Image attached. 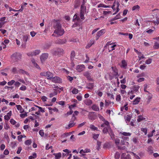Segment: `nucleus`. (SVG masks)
Returning <instances> with one entry per match:
<instances>
[{
  "label": "nucleus",
  "mask_w": 159,
  "mask_h": 159,
  "mask_svg": "<svg viewBox=\"0 0 159 159\" xmlns=\"http://www.w3.org/2000/svg\"><path fill=\"white\" fill-rule=\"evenodd\" d=\"M47 98L45 96H43L41 98V99L42 100L43 102H45L47 101Z\"/></svg>",
  "instance_id": "60"
},
{
  "label": "nucleus",
  "mask_w": 159,
  "mask_h": 159,
  "mask_svg": "<svg viewBox=\"0 0 159 159\" xmlns=\"http://www.w3.org/2000/svg\"><path fill=\"white\" fill-rule=\"evenodd\" d=\"M54 28L55 30L54 31V34L57 35V37L62 36L64 34L65 32L64 30L61 28V26L59 22H56L54 25Z\"/></svg>",
  "instance_id": "1"
},
{
  "label": "nucleus",
  "mask_w": 159,
  "mask_h": 159,
  "mask_svg": "<svg viewBox=\"0 0 159 159\" xmlns=\"http://www.w3.org/2000/svg\"><path fill=\"white\" fill-rule=\"evenodd\" d=\"M105 32V31L104 29H102L97 32L96 35L95 36V39L97 40L98 39L99 37L104 34Z\"/></svg>",
  "instance_id": "5"
},
{
  "label": "nucleus",
  "mask_w": 159,
  "mask_h": 159,
  "mask_svg": "<svg viewBox=\"0 0 159 159\" xmlns=\"http://www.w3.org/2000/svg\"><path fill=\"white\" fill-rule=\"evenodd\" d=\"M47 75L46 76L49 77V78H48V79L51 80L53 76V74L50 72H47Z\"/></svg>",
  "instance_id": "21"
},
{
  "label": "nucleus",
  "mask_w": 159,
  "mask_h": 159,
  "mask_svg": "<svg viewBox=\"0 0 159 159\" xmlns=\"http://www.w3.org/2000/svg\"><path fill=\"white\" fill-rule=\"evenodd\" d=\"M94 83H89L87 84L86 88L90 89H92L94 87Z\"/></svg>",
  "instance_id": "12"
},
{
  "label": "nucleus",
  "mask_w": 159,
  "mask_h": 159,
  "mask_svg": "<svg viewBox=\"0 0 159 159\" xmlns=\"http://www.w3.org/2000/svg\"><path fill=\"white\" fill-rule=\"evenodd\" d=\"M53 155L55 156V159H60L61 155L60 152L57 153H54Z\"/></svg>",
  "instance_id": "17"
},
{
  "label": "nucleus",
  "mask_w": 159,
  "mask_h": 159,
  "mask_svg": "<svg viewBox=\"0 0 159 159\" xmlns=\"http://www.w3.org/2000/svg\"><path fill=\"white\" fill-rule=\"evenodd\" d=\"M94 41H91L90 43L88 44L87 46H86V48H89L94 43Z\"/></svg>",
  "instance_id": "38"
},
{
  "label": "nucleus",
  "mask_w": 159,
  "mask_h": 159,
  "mask_svg": "<svg viewBox=\"0 0 159 159\" xmlns=\"http://www.w3.org/2000/svg\"><path fill=\"white\" fill-rule=\"evenodd\" d=\"M57 94V92L56 91H54L53 93H52L49 94V97L52 98L54 96L56 95Z\"/></svg>",
  "instance_id": "47"
},
{
  "label": "nucleus",
  "mask_w": 159,
  "mask_h": 159,
  "mask_svg": "<svg viewBox=\"0 0 159 159\" xmlns=\"http://www.w3.org/2000/svg\"><path fill=\"white\" fill-rule=\"evenodd\" d=\"M153 48L155 49L159 48V43L158 42H156L153 46Z\"/></svg>",
  "instance_id": "30"
},
{
  "label": "nucleus",
  "mask_w": 159,
  "mask_h": 159,
  "mask_svg": "<svg viewBox=\"0 0 159 159\" xmlns=\"http://www.w3.org/2000/svg\"><path fill=\"white\" fill-rule=\"evenodd\" d=\"M107 95L108 97H110V98L113 99H114V96L113 94H111L110 93H107Z\"/></svg>",
  "instance_id": "41"
},
{
  "label": "nucleus",
  "mask_w": 159,
  "mask_h": 159,
  "mask_svg": "<svg viewBox=\"0 0 159 159\" xmlns=\"http://www.w3.org/2000/svg\"><path fill=\"white\" fill-rule=\"evenodd\" d=\"M17 73H19L20 74H27V73L25 71V70H23L22 69H19L18 70Z\"/></svg>",
  "instance_id": "23"
},
{
  "label": "nucleus",
  "mask_w": 159,
  "mask_h": 159,
  "mask_svg": "<svg viewBox=\"0 0 159 159\" xmlns=\"http://www.w3.org/2000/svg\"><path fill=\"white\" fill-rule=\"evenodd\" d=\"M109 128H108L107 127H105L103 130L102 132L104 134H107L108 132V129Z\"/></svg>",
  "instance_id": "54"
},
{
  "label": "nucleus",
  "mask_w": 159,
  "mask_h": 159,
  "mask_svg": "<svg viewBox=\"0 0 159 159\" xmlns=\"http://www.w3.org/2000/svg\"><path fill=\"white\" fill-rule=\"evenodd\" d=\"M72 92L74 94H76L78 93V89L75 88L72 91Z\"/></svg>",
  "instance_id": "49"
},
{
  "label": "nucleus",
  "mask_w": 159,
  "mask_h": 159,
  "mask_svg": "<svg viewBox=\"0 0 159 159\" xmlns=\"http://www.w3.org/2000/svg\"><path fill=\"white\" fill-rule=\"evenodd\" d=\"M27 55L29 56H33L34 55V51L32 52H30L27 53Z\"/></svg>",
  "instance_id": "62"
},
{
  "label": "nucleus",
  "mask_w": 159,
  "mask_h": 159,
  "mask_svg": "<svg viewBox=\"0 0 159 159\" xmlns=\"http://www.w3.org/2000/svg\"><path fill=\"white\" fill-rule=\"evenodd\" d=\"M152 22L155 25H158L159 24V18L157 17H156V20H153Z\"/></svg>",
  "instance_id": "35"
},
{
  "label": "nucleus",
  "mask_w": 159,
  "mask_h": 159,
  "mask_svg": "<svg viewBox=\"0 0 159 159\" xmlns=\"http://www.w3.org/2000/svg\"><path fill=\"white\" fill-rule=\"evenodd\" d=\"M84 103L87 105H90L92 104V101L89 99H86L84 100Z\"/></svg>",
  "instance_id": "13"
},
{
  "label": "nucleus",
  "mask_w": 159,
  "mask_h": 159,
  "mask_svg": "<svg viewBox=\"0 0 159 159\" xmlns=\"http://www.w3.org/2000/svg\"><path fill=\"white\" fill-rule=\"evenodd\" d=\"M40 52V51L39 50H36L34 51V56H36L39 54Z\"/></svg>",
  "instance_id": "46"
},
{
  "label": "nucleus",
  "mask_w": 159,
  "mask_h": 159,
  "mask_svg": "<svg viewBox=\"0 0 159 159\" xmlns=\"http://www.w3.org/2000/svg\"><path fill=\"white\" fill-rule=\"evenodd\" d=\"M85 68L84 65H78L76 67V70L79 72H81Z\"/></svg>",
  "instance_id": "11"
},
{
  "label": "nucleus",
  "mask_w": 159,
  "mask_h": 159,
  "mask_svg": "<svg viewBox=\"0 0 159 159\" xmlns=\"http://www.w3.org/2000/svg\"><path fill=\"white\" fill-rule=\"evenodd\" d=\"M90 128L92 130H98V128L97 127H95L93 125L91 124L90 125Z\"/></svg>",
  "instance_id": "27"
},
{
  "label": "nucleus",
  "mask_w": 159,
  "mask_h": 159,
  "mask_svg": "<svg viewBox=\"0 0 159 159\" xmlns=\"http://www.w3.org/2000/svg\"><path fill=\"white\" fill-rule=\"evenodd\" d=\"M148 152L151 154H152L153 153V148L151 146H149L148 148Z\"/></svg>",
  "instance_id": "26"
},
{
  "label": "nucleus",
  "mask_w": 159,
  "mask_h": 159,
  "mask_svg": "<svg viewBox=\"0 0 159 159\" xmlns=\"http://www.w3.org/2000/svg\"><path fill=\"white\" fill-rule=\"evenodd\" d=\"M127 66V64L125 60H123L122 61L121 66L124 68H125Z\"/></svg>",
  "instance_id": "33"
},
{
  "label": "nucleus",
  "mask_w": 159,
  "mask_h": 159,
  "mask_svg": "<svg viewBox=\"0 0 159 159\" xmlns=\"http://www.w3.org/2000/svg\"><path fill=\"white\" fill-rule=\"evenodd\" d=\"M86 12V7L84 5V4H83L81 5V7L80 12L83 13H85Z\"/></svg>",
  "instance_id": "20"
},
{
  "label": "nucleus",
  "mask_w": 159,
  "mask_h": 159,
  "mask_svg": "<svg viewBox=\"0 0 159 159\" xmlns=\"http://www.w3.org/2000/svg\"><path fill=\"white\" fill-rule=\"evenodd\" d=\"M92 108L93 110L95 111H98L99 110L98 107L95 104H93L92 106Z\"/></svg>",
  "instance_id": "15"
},
{
  "label": "nucleus",
  "mask_w": 159,
  "mask_h": 159,
  "mask_svg": "<svg viewBox=\"0 0 159 159\" xmlns=\"http://www.w3.org/2000/svg\"><path fill=\"white\" fill-rule=\"evenodd\" d=\"M140 87L139 86L134 87L133 88V91H132V92L136 93L138 91V90L139 89Z\"/></svg>",
  "instance_id": "28"
},
{
  "label": "nucleus",
  "mask_w": 159,
  "mask_h": 159,
  "mask_svg": "<svg viewBox=\"0 0 159 159\" xmlns=\"http://www.w3.org/2000/svg\"><path fill=\"white\" fill-rule=\"evenodd\" d=\"M120 154L118 152H116L115 155V158L116 159H118L120 158Z\"/></svg>",
  "instance_id": "42"
},
{
  "label": "nucleus",
  "mask_w": 159,
  "mask_h": 159,
  "mask_svg": "<svg viewBox=\"0 0 159 159\" xmlns=\"http://www.w3.org/2000/svg\"><path fill=\"white\" fill-rule=\"evenodd\" d=\"M16 107L18 110L20 111L21 113H22L24 112V110L22 108V107L20 105H16Z\"/></svg>",
  "instance_id": "18"
},
{
  "label": "nucleus",
  "mask_w": 159,
  "mask_h": 159,
  "mask_svg": "<svg viewBox=\"0 0 159 159\" xmlns=\"http://www.w3.org/2000/svg\"><path fill=\"white\" fill-rule=\"evenodd\" d=\"M111 103V102L109 101L106 100L105 101V105L106 106H108Z\"/></svg>",
  "instance_id": "34"
},
{
  "label": "nucleus",
  "mask_w": 159,
  "mask_h": 159,
  "mask_svg": "<svg viewBox=\"0 0 159 159\" xmlns=\"http://www.w3.org/2000/svg\"><path fill=\"white\" fill-rule=\"evenodd\" d=\"M140 98L139 97H137L135 99L133 102V103L134 104L136 105L138 104L140 101Z\"/></svg>",
  "instance_id": "24"
},
{
  "label": "nucleus",
  "mask_w": 159,
  "mask_h": 159,
  "mask_svg": "<svg viewBox=\"0 0 159 159\" xmlns=\"http://www.w3.org/2000/svg\"><path fill=\"white\" fill-rule=\"evenodd\" d=\"M75 56V53L74 51H72L70 54V58L71 60L74 59V58Z\"/></svg>",
  "instance_id": "36"
},
{
  "label": "nucleus",
  "mask_w": 159,
  "mask_h": 159,
  "mask_svg": "<svg viewBox=\"0 0 159 159\" xmlns=\"http://www.w3.org/2000/svg\"><path fill=\"white\" fill-rule=\"evenodd\" d=\"M95 113L94 112H89L88 116V118L90 120H94L97 118V116L94 114Z\"/></svg>",
  "instance_id": "4"
},
{
  "label": "nucleus",
  "mask_w": 159,
  "mask_h": 159,
  "mask_svg": "<svg viewBox=\"0 0 159 159\" xmlns=\"http://www.w3.org/2000/svg\"><path fill=\"white\" fill-rule=\"evenodd\" d=\"M115 141V143L117 145H118L120 143V140L118 138H116Z\"/></svg>",
  "instance_id": "44"
},
{
  "label": "nucleus",
  "mask_w": 159,
  "mask_h": 159,
  "mask_svg": "<svg viewBox=\"0 0 159 159\" xmlns=\"http://www.w3.org/2000/svg\"><path fill=\"white\" fill-rule=\"evenodd\" d=\"M73 112L72 110H70L69 111H68L65 114L64 116L65 117H67L69 115L72 114Z\"/></svg>",
  "instance_id": "29"
},
{
  "label": "nucleus",
  "mask_w": 159,
  "mask_h": 159,
  "mask_svg": "<svg viewBox=\"0 0 159 159\" xmlns=\"http://www.w3.org/2000/svg\"><path fill=\"white\" fill-rule=\"evenodd\" d=\"M20 89L21 90L24 91L26 89V87L25 86L23 85L20 87Z\"/></svg>",
  "instance_id": "61"
},
{
  "label": "nucleus",
  "mask_w": 159,
  "mask_h": 159,
  "mask_svg": "<svg viewBox=\"0 0 159 159\" xmlns=\"http://www.w3.org/2000/svg\"><path fill=\"white\" fill-rule=\"evenodd\" d=\"M131 119V117L129 115H127L126 118L125 119L126 121L129 122Z\"/></svg>",
  "instance_id": "55"
},
{
  "label": "nucleus",
  "mask_w": 159,
  "mask_h": 159,
  "mask_svg": "<svg viewBox=\"0 0 159 159\" xmlns=\"http://www.w3.org/2000/svg\"><path fill=\"white\" fill-rule=\"evenodd\" d=\"M75 124L76 123H74V122H72V121H70L68 125V127H66V129H69L70 128L73 127Z\"/></svg>",
  "instance_id": "14"
},
{
  "label": "nucleus",
  "mask_w": 159,
  "mask_h": 159,
  "mask_svg": "<svg viewBox=\"0 0 159 159\" xmlns=\"http://www.w3.org/2000/svg\"><path fill=\"white\" fill-rule=\"evenodd\" d=\"M80 20L79 17L76 14H75L73 17V20L74 21H75L76 20Z\"/></svg>",
  "instance_id": "39"
},
{
  "label": "nucleus",
  "mask_w": 159,
  "mask_h": 159,
  "mask_svg": "<svg viewBox=\"0 0 159 159\" xmlns=\"http://www.w3.org/2000/svg\"><path fill=\"white\" fill-rule=\"evenodd\" d=\"M29 36V35H23L22 38V40L25 42H26L28 40Z\"/></svg>",
  "instance_id": "22"
},
{
  "label": "nucleus",
  "mask_w": 159,
  "mask_h": 159,
  "mask_svg": "<svg viewBox=\"0 0 159 159\" xmlns=\"http://www.w3.org/2000/svg\"><path fill=\"white\" fill-rule=\"evenodd\" d=\"M11 71L12 72L14 73V74L17 73L18 71L17 70L16 68V67L13 68L11 69Z\"/></svg>",
  "instance_id": "43"
},
{
  "label": "nucleus",
  "mask_w": 159,
  "mask_h": 159,
  "mask_svg": "<svg viewBox=\"0 0 159 159\" xmlns=\"http://www.w3.org/2000/svg\"><path fill=\"white\" fill-rule=\"evenodd\" d=\"M10 122L13 125H15L16 123V122L14 119H12L10 120Z\"/></svg>",
  "instance_id": "59"
},
{
  "label": "nucleus",
  "mask_w": 159,
  "mask_h": 159,
  "mask_svg": "<svg viewBox=\"0 0 159 159\" xmlns=\"http://www.w3.org/2000/svg\"><path fill=\"white\" fill-rule=\"evenodd\" d=\"M140 7L138 5H137L133 6L132 7V10L133 11L138 9Z\"/></svg>",
  "instance_id": "52"
},
{
  "label": "nucleus",
  "mask_w": 159,
  "mask_h": 159,
  "mask_svg": "<svg viewBox=\"0 0 159 159\" xmlns=\"http://www.w3.org/2000/svg\"><path fill=\"white\" fill-rule=\"evenodd\" d=\"M51 46L52 44L51 43H46L44 45L43 48L44 49H48Z\"/></svg>",
  "instance_id": "16"
},
{
  "label": "nucleus",
  "mask_w": 159,
  "mask_h": 159,
  "mask_svg": "<svg viewBox=\"0 0 159 159\" xmlns=\"http://www.w3.org/2000/svg\"><path fill=\"white\" fill-rule=\"evenodd\" d=\"M148 94H149L148 97V103L150 102L151 99L152 98V95L150 93Z\"/></svg>",
  "instance_id": "31"
},
{
  "label": "nucleus",
  "mask_w": 159,
  "mask_h": 159,
  "mask_svg": "<svg viewBox=\"0 0 159 159\" xmlns=\"http://www.w3.org/2000/svg\"><path fill=\"white\" fill-rule=\"evenodd\" d=\"M152 61V59L151 58H148L146 61L145 63L147 64H149L151 63Z\"/></svg>",
  "instance_id": "48"
},
{
  "label": "nucleus",
  "mask_w": 159,
  "mask_h": 159,
  "mask_svg": "<svg viewBox=\"0 0 159 159\" xmlns=\"http://www.w3.org/2000/svg\"><path fill=\"white\" fill-rule=\"evenodd\" d=\"M21 55L19 53L16 52L11 56L12 59L15 61H17L21 59Z\"/></svg>",
  "instance_id": "3"
},
{
  "label": "nucleus",
  "mask_w": 159,
  "mask_h": 159,
  "mask_svg": "<svg viewBox=\"0 0 159 159\" xmlns=\"http://www.w3.org/2000/svg\"><path fill=\"white\" fill-rule=\"evenodd\" d=\"M111 69L114 72V75H117L118 74L117 69L115 67H111Z\"/></svg>",
  "instance_id": "37"
},
{
  "label": "nucleus",
  "mask_w": 159,
  "mask_h": 159,
  "mask_svg": "<svg viewBox=\"0 0 159 159\" xmlns=\"http://www.w3.org/2000/svg\"><path fill=\"white\" fill-rule=\"evenodd\" d=\"M52 82L55 83H60L62 82V80L58 76L52 77L51 80Z\"/></svg>",
  "instance_id": "6"
},
{
  "label": "nucleus",
  "mask_w": 159,
  "mask_h": 159,
  "mask_svg": "<svg viewBox=\"0 0 159 159\" xmlns=\"http://www.w3.org/2000/svg\"><path fill=\"white\" fill-rule=\"evenodd\" d=\"M120 13H119L112 20H115L118 19L120 18Z\"/></svg>",
  "instance_id": "45"
},
{
  "label": "nucleus",
  "mask_w": 159,
  "mask_h": 159,
  "mask_svg": "<svg viewBox=\"0 0 159 159\" xmlns=\"http://www.w3.org/2000/svg\"><path fill=\"white\" fill-rule=\"evenodd\" d=\"M32 143L31 140L30 139H28L26 140L25 142V143L26 145H29Z\"/></svg>",
  "instance_id": "32"
},
{
  "label": "nucleus",
  "mask_w": 159,
  "mask_h": 159,
  "mask_svg": "<svg viewBox=\"0 0 159 159\" xmlns=\"http://www.w3.org/2000/svg\"><path fill=\"white\" fill-rule=\"evenodd\" d=\"M50 52L53 55L60 57L63 54L64 51L61 48H55L51 50Z\"/></svg>",
  "instance_id": "2"
},
{
  "label": "nucleus",
  "mask_w": 159,
  "mask_h": 159,
  "mask_svg": "<svg viewBox=\"0 0 159 159\" xmlns=\"http://www.w3.org/2000/svg\"><path fill=\"white\" fill-rule=\"evenodd\" d=\"M102 142L100 141H98L97 142V149L99 150L100 149V147L101 144Z\"/></svg>",
  "instance_id": "40"
},
{
  "label": "nucleus",
  "mask_w": 159,
  "mask_h": 159,
  "mask_svg": "<svg viewBox=\"0 0 159 159\" xmlns=\"http://www.w3.org/2000/svg\"><path fill=\"white\" fill-rule=\"evenodd\" d=\"M22 150V148L21 147H19L17 150L16 152V153L18 154H19L20 153L21 151Z\"/></svg>",
  "instance_id": "63"
},
{
  "label": "nucleus",
  "mask_w": 159,
  "mask_h": 159,
  "mask_svg": "<svg viewBox=\"0 0 159 159\" xmlns=\"http://www.w3.org/2000/svg\"><path fill=\"white\" fill-rule=\"evenodd\" d=\"M20 84V83L18 81H15L14 83V85L16 87H18L19 85Z\"/></svg>",
  "instance_id": "58"
},
{
  "label": "nucleus",
  "mask_w": 159,
  "mask_h": 159,
  "mask_svg": "<svg viewBox=\"0 0 159 159\" xmlns=\"http://www.w3.org/2000/svg\"><path fill=\"white\" fill-rule=\"evenodd\" d=\"M141 131L143 132L145 135H146L147 133V129L146 128H142L141 129Z\"/></svg>",
  "instance_id": "57"
},
{
  "label": "nucleus",
  "mask_w": 159,
  "mask_h": 159,
  "mask_svg": "<svg viewBox=\"0 0 159 159\" xmlns=\"http://www.w3.org/2000/svg\"><path fill=\"white\" fill-rule=\"evenodd\" d=\"M104 124L105 125H107V127L108 128H110V124L109 122L107 120H104Z\"/></svg>",
  "instance_id": "53"
},
{
  "label": "nucleus",
  "mask_w": 159,
  "mask_h": 159,
  "mask_svg": "<svg viewBox=\"0 0 159 159\" xmlns=\"http://www.w3.org/2000/svg\"><path fill=\"white\" fill-rule=\"evenodd\" d=\"M67 42L66 40V39H57L55 41V43L56 44H63Z\"/></svg>",
  "instance_id": "7"
},
{
  "label": "nucleus",
  "mask_w": 159,
  "mask_h": 159,
  "mask_svg": "<svg viewBox=\"0 0 159 159\" xmlns=\"http://www.w3.org/2000/svg\"><path fill=\"white\" fill-rule=\"evenodd\" d=\"M123 135L125 136H129L131 135V134L129 133L123 132L122 133Z\"/></svg>",
  "instance_id": "56"
},
{
  "label": "nucleus",
  "mask_w": 159,
  "mask_h": 159,
  "mask_svg": "<svg viewBox=\"0 0 159 159\" xmlns=\"http://www.w3.org/2000/svg\"><path fill=\"white\" fill-rule=\"evenodd\" d=\"M15 83V81L14 80H12L11 81L8 82L7 83V84L8 85L11 86Z\"/></svg>",
  "instance_id": "50"
},
{
  "label": "nucleus",
  "mask_w": 159,
  "mask_h": 159,
  "mask_svg": "<svg viewBox=\"0 0 159 159\" xmlns=\"http://www.w3.org/2000/svg\"><path fill=\"white\" fill-rule=\"evenodd\" d=\"M99 136V134H93V138L94 139L96 140L98 137Z\"/></svg>",
  "instance_id": "64"
},
{
  "label": "nucleus",
  "mask_w": 159,
  "mask_h": 159,
  "mask_svg": "<svg viewBox=\"0 0 159 159\" xmlns=\"http://www.w3.org/2000/svg\"><path fill=\"white\" fill-rule=\"evenodd\" d=\"M48 54L47 53L43 54L40 56V60L42 62H44L48 57Z\"/></svg>",
  "instance_id": "9"
},
{
  "label": "nucleus",
  "mask_w": 159,
  "mask_h": 159,
  "mask_svg": "<svg viewBox=\"0 0 159 159\" xmlns=\"http://www.w3.org/2000/svg\"><path fill=\"white\" fill-rule=\"evenodd\" d=\"M121 99L120 95H117L116 97V100L117 102H120Z\"/></svg>",
  "instance_id": "51"
},
{
  "label": "nucleus",
  "mask_w": 159,
  "mask_h": 159,
  "mask_svg": "<svg viewBox=\"0 0 159 159\" xmlns=\"http://www.w3.org/2000/svg\"><path fill=\"white\" fill-rule=\"evenodd\" d=\"M116 3L117 4V9L115 12L113 14V15H114L116 14L120 10V9L119 8L120 5L118 1H117V2L116 1Z\"/></svg>",
  "instance_id": "19"
},
{
  "label": "nucleus",
  "mask_w": 159,
  "mask_h": 159,
  "mask_svg": "<svg viewBox=\"0 0 159 159\" xmlns=\"http://www.w3.org/2000/svg\"><path fill=\"white\" fill-rule=\"evenodd\" d=\"M146 119L145 117H143L142 116L140 115L138 116V118L137 119L138 122H140L142 120H145Z\"/></svg>",
  "instance_id": "25"
},
{
  "label": "nucleus",
  "mask_w": 159,
  "mask_h": 159,
  "mask_svg": "<svg viewBox=\"0 0 159 159\" xmlns=\"http://www.w3.org/2000/svg\"><path fill=\"white\" fill-rule=\"evenodd\" d=\"M130 156L129 154L126 155V153H124L122 154L121 156V159H131Z\"/></svg>",
  "instance_id": "10"
},
{
  "label": "nucleus",
  "mask_w": 159,
  "mask_h": 159,
  "mask_svg": "<svg viewBox=\"0 0 159 159\" xmlns=\"http://www.w3.org/2000/svg\"><path fill=\"white\" fill-rule=\"evenodd\" d=\"M83 75L85 76L87 79L90 81H93V79L91 78L90 73L88 71H86L83 74Z\"/></svg>",
  "instance_id": "8"
}]
</instances>
